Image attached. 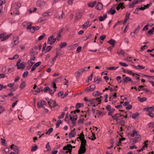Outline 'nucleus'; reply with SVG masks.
I'll return each mask as SVG.
<instances>
[{
  "label": "nucleus",
  "mask_w": 154,
  "mask_h": 154,
  "mask_svg": "<svg viewBox=\"0 0 154 154\" xmlns=\"http://www.w3.org/2000/svg\"><path fill=\"white\" fill-rule=\"evenodd\" d=\"M19 42V37L18 36H16L13 38V40L10 45L11 48L14 47L17 45Z\"/></svg>",
  "instance_id": "obj_1"
},
{
  "label": "nucleus",
  "mask_w": 154,
  "mask_h": 154,
  "mask_svg": "<svg viewBox=\"0 0 154 154\" xmlns=\"http://www.w3.org/2000/svg\"><path fill=\"white\" fill-rule=\"evenodd\" d=\"M37 5L38 6L43 8L46 7L47 5L45 2L41 0H38L37 2Z\"/></svg>",
  "instance_id": "obj_2"
},
{
  "label": "nucleus",
  "mask_w": 154,
  "mask_h": 154,
  "mask_svg": "<svg viewBox=\"0 0 154 154\" xmlns=\"http://www.w3.org/2000/svg\"><path fill=\"white\" fill-rule=\"evenodd\" d=\"M102 98V97L100 96L99 97L96 98L95 100L93 99L89 100V102H90L91 104H93L94 103H95L96 101H98L99 103L97 104V105L100 103Z\"/></svg>",
  "instance_id": "obj_3"
},
{
  "label": "nucleus",
  "mask_w": 154,
  "mask_h": 154,
  "mask_svg": "<svg viewBox=\"0 0 154 154\" xmlns=\"http://www.w3.org/2000/svg\"><path fill=\"white\" fill-rule=\"evenodd\" d=\"M123 116V115L116 113L112 116V118L114 120H116V121H118L123 119V118H121V116Z\"/></svg>",
  "instance_id": "obj_4"
},
{
  "label": "nucleus",
  "mask_w": 154,
  "mask_h": 154,
  "mask_svg": "<svg viewBox=\"0 0 154 154\" xmlns=\"http://www.w3.org/2000/svg\"><path fill=\"white\" fill-rule=\"evenodd\" d=\"M141 139V136L140 135H137L136 137L131 140V142L132 144H134L140 141Z\"/></svg>",
  "instance_id": "obj_5"
},
{
  "label": "nucleus",
  "mask_w": 154,
  "mask_h": 154,
  "mask_svg": "<svg viewBox=\"0 0 154 154\" xmlns=\"http://www.w3.org/2000/svg\"><path fill=\"white\" fill-rule=\"evenodd\" d=\"M46 105V103L45 100H42L40 102H38L37 103V106L38 107H42L43 108H45V107L43 106V105Z\"/></svg>",
  "instance_id": "obj_6"
},
{
  "label": "nucleus",
  "mask_w": 154,
  "mask_h": 154,
  "mask_svg": "<svg viewBox=\"0 0 154 154\" xmlns=\"http://www.w3.org/2000/svg\"><path fill=\"white\" fill-rule=\"evenodd\" d=\"M86 151V146H80L78 151L79 154H82L85 153Z\"/></svg>",
  "instance_id": "obj_7"
},
{
  "label": "nucleus",
  "mask_w": 154,
  "mask_h": 154,
  "mask_svg": "<svg viewBox=\"0 0 154 154\" xmlns=\"http://www.w3.org/2000/svg\"><path fill=\"white\" fill-rule=\"evenodd\" d=\"M54 36L53 35H51L50 36L48 39V42L50 41L51 40H52L50 43V44L52 45L56 41L57 38H54Z\"/></svg>",
  "instance_id": "obj_8"
},
{
  "label": "nucleus",
  "mask_w": 154,
  "mask_h": 154,
  "mask_svg": "<svg viewBox=\"0 0 154 154\" xmlns=\"http://www.w3.org/2000/svg\"><path fill=\"white\" fill-rule=\"evenodd\" d=\"M48 103L50 106L51 107H54L57 106L56 102L54 101L53 100L49 101Z\"/></svg>",
  "instance_id": "obj_9"
},
{
  "label": "nucleus",
  "mask_w": 154,
  "mask_h": 154,
  "mask_svg": "<svg viewBox=\"0 0 154 154\" xmlns=\"http://www.w3.org/2000/svg\"><path fill=\"white\" fill-rule=\"evenodd\" d=\"M10 148L13 149L16 153L18 154L19 153V150L18 147L14 144H12Z\"/></svg>",
  "instance_id": "obj_10"
},
{
  "label": "nucleus",
  "mask_w": 154,
  "mask_h": 154,
  "mask_svg": "<svg viewBox=\"0 0 154 154\" xmlns=\"http://www.w3.org/2000/svg\"><path fill=\"white\" fill-rule=\"evenodd\" d=\"M5 3V1L4 0H0V16H1L3 12L2 11L3 7L2 5Z\"/></svg>",
  "instance_id": "obj_11"
},
{
  "label": "nucleus",
  "mask_w": 154,
  "mask_h": 154,
  "mask_svg": "<svg viewBox=\"0 0 154 154\" xmlns=\"http://www.w3.org/2000/svg\"><path fill=\"white\" fill-rule=\"evenodd\" d=\"M21 4L20 2H17L12 4V6L15 9H19L21 6Z\"/></svg>",
  "instance_id": "obj_12"
},
{
  "label": "nucleus",
  "mask_w": 154,
  "mask_h": 154,
  "mask_svg": "<svg viewBox=\"0 0 154 154\" xmlns=\"http://www.w3.org/2000/svg\"><path fill=\"white\" fill-rule=\"evenodd\" d=\"M77 119V116L75 114L73 115L72 117L70 116V119L71 120L72 123L73 124H75V122L76 121Z\"/></svg>",
  "instance_id": "obj_13"
},
{
  "label": "nucleus",
  "mask_w": 154,
  "mask_h": 154,
  "mask_svg": "<svg viewBox=\"0 0 154 154\" xmlns=\"http://www.w3.org/2000/svg\"><path fill=\"white\" fill-rule=\"evenodd\" d=\"M16 65L17 66L18 69H23L25 67L26 64L24 63V64L23 63H20L18 64V63H17Z\"/></svg>",
  "instance_id": "obj_14"
},
{
  "label": "nucleus",
  "mask_w": 154,
  "mask_h": 154,
  "mask_svg": "<svg viewBox=\"0 0 154 154\" xmlns=\"http://www.w3.org/2000/svg\"><path fill=\"white\" fill-rule=\"evenodd\" d=\"M76 134V132L75 131V129L74 130H71L69 134V138H71L75 137Z\"/></svg>",
  "instance_id": "obj_15"
},
{
  "label": "nucleus",
  "mask_w": 154,
  "mask_h": 154,
  "mask_svg": "<svg viewBox=\"0 0 154 154\" xmlns=\"http://www.w3.org/2000/svg\"><path fill=\"white\" fill-rule=\"evenodd\" d=\"M103 5L102 3L99 2L96 5L95 8L97 10H100L103 8Z\"/></svg>",
  "instance_id": "obj_16"
},
{
  "label": "nucleus",
  "mask_w": 154,
  "mask_h": 154,
  "mask_svg": "<svg viewBox=\"0 0 154 154\" xmlns=\"http://www.w3.org/2000/svg\"><path fill=\"white\" fill-rule=\"evenodd\" d=\"M131 81H132V79L128 77H125L123 79V82L124 83H127Z\"/></svg>",
  "instance_id": "obj_17"
},
{
  "label": "nucleus",
  "mask_w": 154,
  "mask_h": 154,
  "mask_svg": "<svg viewBox=\"0 0 154 154\" xmlns=\"http://www.w3.org/2000/svg\"><path fill=\"white\" fill-rule=\"evenodd\" d=\"M130 15V13H126L125 17L123 23V24L124 25H125L126 24V22H127L128 20L129 19Z\"/></svg>",
  "instance_id": "obj_18"
},
{
  "label": "nucleus",
  "mask_w": 154,
  "mask_h": 154,
  "mask_svg": "<svg viewBox=\"0 0 154 154\" xmlns=\"http://www.w3.org/2000/svg\"><path fill=\"white\" fill-rule=\"evenodd\" d=\"M124 3H120L116 7V10H119L120 8H121L122 9L124 8Z\"/></svg>",
  "instance_id": "obj_19"
},
{
  "label": "nucleus",
  "mask_w": 154,
  "mask_h": 154,
  "mask_svg": "<svg viewBox=\"0 0 154 154\" xmlns=\"http://www.w3.org/2000/svg\"><path fill=\"white\" fill-rule=\"evenodd\" d=\"M39 29V28L38 26H33L32 27V28L31 29V32L32 33H33L35 31L38 30Z\"/></svg>",
  "instance_id": "obj_20"
},
{
  "label": "nucleus",
  "mask_w": 154,
  "mask_h": 154,
  "mask_svg": "<svg viewBox=\"0 0 154 154\" xmlns=\"http://www.w3.org/2000/svg\"><path fill=\"white\" fill-rule=\"evenodd\" d=\"M138 2V1H133L131 4L129 5V8H133L135 6V5Z\"/></svg>",
  "instance_id": "obj_21"
},
{
  "label": "nucleus",
  "mask_w": 154,
  "mask_h": 154,
  "mask_svg": "<svg viewBox=\"0 0 154 154\" xmlns=\"http://www.w3.org/2000/svg\"><path fill=\"white\" fill-rule=\"evenodd\" d=\"M107 42L109 43L110 44L112 45V47H114L115 46V41L112 39H110L109 41H108Z\"/></svg>",
  "instance_id": "obj_22"
},
{
  "label": "nucleus",
  "mask_w": 154,
  "mask_h": 154,
  "mask_svg": "<svg viewBox=\"0 0 154 154\" xmlns=\"http://www.w3.org/2000/svg\"><path fill=\"white\" fill-rule=\"evenodd\" d=\"M96 4V1H94L93 2H90L88 4V6L91 8L94 7Z\"/></svg>",
  "instance_id": "obj_23"
},
{
  "label": "nucleus",
  "mask_w": 154,
  "mask_h": 154,
  "mask_svg": "<svg viewBox=\"0 0 154 154\" xmlns=\"http://www.w3.org/2000/svg\"><path fill=\"white\" fill-rule=\"evenodd\" d=\"M102 94V93H100L99 91H94L92 93V95L94 96L97 97L99 96Z\"/></svg>",
  "instance_id": "obj_24"
},
{
  "label": "nucleus",
  "mask_w": 154,
  "mask_h": 154,
  "mask_svg": "<svg viewBox=\"0 0 154 154\" xmlns=\"http://www.w3.org/2000/svg\"><path fill=\"white\" fill-rule=\"evenodd\" d=\"M38 52L36 50H35L34 49H32L30 52V55L37 54L38 53Z\"/></svg>",
  "instance_id": "obj_25"
},
{
  "label": "nucleus",
  "mask_w": 154,
  "mask_h": 154,
  "mask_svg": "<svg viewBox=\"0 0 154 154\" xmlns=\"http://www.w3.org/2000/svg\"><path fill=\"white\" fill-rule=\"evenodd\" d=\"M52 15V14L50 11L46 12L42 14V16L44 17H48L51 16Z\"/></svg>",
  "instance_id": "obj_26"
},
{
  "label": "nucleus",
  "mask_w": 154,
  "mask_h": 154,
  "mask_svg": "<svg viewBox=\"0 0 154 154\" xmlns=\"http://www.w3.org/2000/svg\"><path fill=\"white\" fill-rule=\"evenodd\" d=\"M106 17V14H103V17L101 16L99 17V20L100 21H102L105 20Z\"/></svg>",
  "instance_id": "obj_27"
},
{
  "label": "nucleus",
  "mask_w": 154,
  "mask_h": 154,
  "mask_svg": "<svg viewBox=\"0 0 154 154\" xmlns=\"http://www.w3.org/2000/svg\"><path fill=\"white\" fill-rule=\"evenodd\" d=\"M116 11L115 9H113L112 8H110L109 11L108 12V14L113 15L115 13Z\"/></svg>",
  "instance_id": "obj_28"
},
{
  "label": "nucleus",
  "mask_w": 154,
  "mask_h": 154,
  "mask_svg": "<svg viewBox=\"0 0 154 154\" xmlns=\"http://www.w3.org/2000/svg\"><path fill=\"white\" fill-rule=\"evenodd\" d=\"M84 72L82 68L79 69L78 71L76 72L77 75L78 77L81 74H82Z\"/></svg>",
  "instance_id": "obj_29"
},
{
  "label": "nucleus",
  "mask_w": 154,
  "mask_h": 154,
  "mask_svg": "<svg viewBox=\"0 0 154 154\" xmlns=\"http://www.w3.org/2000/svg\"><path fill=\"white\" fill-rule=\"evenodd\" d=\"M148 142V140H146V141H145L144 142V143H145V144L144 145L143 147H142V148L140 149V150H138L137 151L138 152H141L142 151L143 149H144L145 148V147H147V144H146V142Z\"/></svg>",
  "instance_id": "obj_30"
},
{
  "label": "nucleus",
  "mask_w": 154,
  "mask_h": 154,
  "mask_svg": "<svg viewBox=\"0 0 154 154\" xmlns=\"http://www.w3.org/2000/svg\"><path fill=\"white\" fill-rule=\"evenodd\" d=\"M79 135V136L77 138V139H79L81 140L85 139V136L83 132H82L80 134V135Z\"/></svg>",
  "instance_id": "obj_31"
},
{
  "label": "nucleus",
  "mask_w": 154,
  "mask_h": 154,
  "mask_svg": "<svg viewBox=\"0 0 154 154\" xmlns=\"http://www.w3.org/2000/svg\"><path fill=\"white\" fill-rule=\"evenodd\" d=\"M146 109L148 112H151L152 111H154V106L146 108Z\"/></svg>",
  "instance_id": "obj_32"
},
{
  "label": "nucleus",
  "mask_w": 154,
  "mask_h": 154,
  "mask_svg": "<svg viewBox=\"0 0 154 154\" xmlns=\"http://www.w3.org/2000/svg\"><path fill=\"white\" fill-rule=\"evenodd\" d=\"M81 146H86V141L85 139L81 140Z\"/></svg>",
  "instance_id": "obj_33"
},
{
  "label": "nucleus",
  "mask_w": 154,
  "mask_h": 154,
  "mask_svg": "<svg viewBox=\"0 0 154 154\" xmlns=\"http://www.w3.org/2000/svg\"><path fill=\"white\" fill-rule=\"evenodd\" d=\"M139 114L138 112H136L134 114H133L132 116V118L133 119H136L139 116Z\"/></svg>",
  "instance_id": "obj_34"
},
{
  "label": "nucleus",
  "mask_w": 154,
  "mask_h": 154,
  "mask_svg": "<svg viewBox=\"0 0 154 154\" xmlns=\"http://www.w3.org/2000/svg\"><path fill=\"white\" fill-rule=\"evenodd\" d=\"M126 72L128 74H130L131 75H132L133 76L137 75L139 76V75L137 74H135L134 72H132L131 71H129L128 70H127L126 71Z\"/></svg>",
  "instance_id": "obj_35"
},
{
  "label": "nucleus",
  "mask_w": 154,
  "mask_h": 154,
  "mask_svg": "<svg viewBox=\"0 0 154 154\" xmlns=\"http://www.w3.org/2000/svg\"><path fill=\"white\" fill-rule=\"evenodd\" d=\"M12 35V34H10L5 36H4V37L1 39L2 41H3L5 40H6L7 38H9L10 36H11Z\"/></svg>",
  "instance_id": "obj_36"
},
{
  "label": "nucleus",
  "mask_w": 154,
  "mask_h": 154,
  "mask_svg": "<svg viewBox=\"0 0 154 154\" xmlns=\"http://www.w3.org/2000/svg\"><path fill=\"white\" fill-rule=\"evenodd\" d=\"M94 80L95 82H97V83H98L99 82L101 81V79L99 76L95 77L94 78Z\"/></svg>",
  "instance_id": "obj_37"
},
{
  "label": "nucleus",
  "mask_w": 154,
  "mask_h": 154,
  "mask_svg": "<svg viewBox=\"0 0 154 154\" xmlns=\"http://www.w3.org/2000/svg\"><path fill=\"white\" fill-rule=\"evenodd\" d=\"M137 99L141 102H143L146 100V98L144 97H143L142 98H140V97H137Z\"/></svg>",
  "instance_id": "obj_38"
},
{
  "label": "nucleus",
  "mask_w": 154,
  "mask_h": 154,
  "mask_svg": "<svg viewBox=\"0 0 154 154\" xmlns=\"http://www.w3.org/2000/svg\"><path fill=\"white\" fill-rule=\"evenodd\" d=\"M67 45V43L66 42H61L59 46L60 48H63L65 47Z\"/></svg>",
  "instance_id": "obj_39"
},
{
  "label": "nucleus",
  "mask_w": 154,
  "mask_h": 154,
  "mask_svg": "<svg viewBox=\"0 0 154 154\" xmlns=\"http://www.w3.org/2000/svg\"><path fill=\"white\" fill-rule=\"evenodd\" d=\"M82 16V13L80 12H78L76 14L75 17L77 19H79L81 18Z\"/></svg>",
  "instance_id": "obj_40"
},
{
  "label": "nucleus",
  "mask_w": 154,
  "mask_h": 154,
  "mask_svg": "<svg viewBox=\"0 0 154 154\" xmlns=\"http://www.w3.org/2000/svg\"><path fill=\"white\" fill-rule=\"evenodd\" d=\"M67 147H69L70 148H71L72 149V148H75V146H72L71 144H68L66 145V146H64L63 147V149H66V148H68Z\"/></svg>",
  "instance_id": "obj_41"
},
{
  "label": "nucleus",
  "mask_w": 154,
  "mask_h": 154,
  "mask_svg": "<svg viewBox=\"0 0 154 154\" xmlns=\"http://www.w3.org/2000/svg\"><path fill=\"white\" fill-rule=\"evenodd\" d=\"M26 82H22L20 84V87L21 89H23L25 87Z\"/></svg>",
  "instance_id": "obj_42"
},
{
  "label": "nucleus",
  "mask_w": 154,
  "mask_h": 154,
  "mask_svg": "<svg viewBox=\"0 0 154 154\" xmlns=\"http://www.w3.org/2000/svg\"><path fill=\"white\" fill-rule=\"evenodd\" d=\"M14 70V68H10L8 69L6 72V74H8L13 72Z\"/></svg>",
  "instance_id": "obj_43"
},
{
  "label": "nucleus",
  "mask_w": 154,
  "mask_h": 154,
  "mask_svg": "<svg viewBox=\"0 0 154 154\" xmlns=\"http://www.w3.org/2000/svg\"><path fill=\"white\" fill-rule=\"evenodd\" d=\"M89 21L88 20L86 22L84 23V24L82 26L85 29H87V26H88V25L89 24Z\"/></svg>",
  "instance_id": "obj_44"
},
{
  "label": "nucleus",
  "mask_w": 154,
  "mask_h": 154,
  "mask_svg": "<svg viewBox=\"0 0 154 154\" xmlns=\"http://www.w3.org/2000/svg\"><path fill=\"white\" fill-rule=\"evenodd\" d=\"M60 55V54L58 52H56V56L53 57L52 58V60L53 61H55L57 58L58 57V56Z\"/></svg>",
  "instance_id": "obj_45"
},
{
  "label": "nucleus",
  "mask_w": 154,
  "mask_h": 154,
  "mask_svg": "<svg viewBox=\"0 0 154 154\" xmlns=\"http://www.w3.org/2000/svg\"><path fill=\"white\" fill-rule=\"evenodd\" d=\"M62 123V122L60 120H58L57 121L56 124V128H58L59 127L60 125Z\"/></svg>",
  "instance_id": "obj_46"
},
{
  "label": "nucleus",
  "mask_w": 154,
  "mask_h": 154,
  "mask_svg": "<svg viewBox=\"0 0 154 154\" xmlns=\"http://www.w3.org/2000/svg\"><path fill=\"white\" fill-rule=\"evenodd\" d=\"M117 53L119 55H124L125 54V52L122 50H120L117 52Z\"/></svg>",
  "instance_id": "obj_47"
},
{
  "label": "nucleus",
  "mask_w": 154,
  "mask_h": 154,
  "mask_svg": "<svg viewBox=\"0 0 154 154\" xmlns=\"http://www.w3.org/2000/svg\"><path fill=\"white\" fill-rule=\"evenodd\" d=\"M53 128H50L47 131L46 134L48 135H49L51 134V133L53 131Z\"/></svg>",
  "instance_id": "obj_48"
},
{
  "label": "nucleus",
  "mask_w": 154,
  "mask_h": 154,
  "mask_svg": "<svg viewBox=\"0 0 154 154\" xmlns=\"http://www.w3.org/2000/svg\"><path fill=\"white\" fill-rule=\"evenodd\" d=\"M37 146L36 145L34 146H32L31 149V151L33 152L36 151L37 149Z\"/></svg>",
  "instance_id": "obj_49"
},
{
  "label": "nucleus",
  "mask_w": 154,
  "mask_h": 154,
  "mask_svg": "<svg viewBox=\"0 0 154 154\" xmlns=\"http://www.w3.org/2000/svg\"><path fill=\"white\" fill-rule=\"evenodd\" d=\"M137 134L138 132L134 130L133 131L132 133L131 134V137H134L135 134L137 135Z\"/></svg>",
  "instance_id": "obj_50"
},
{
  "label": "nucleus",
  "mask_w": 154,
  "mask_h": 154,
  "mask_svg": "<svg viewBox=\"0 0 154 154\" xmlns=\"http://www.w3.org/2000/svg\"><path fill=\"white\" fill-rule=\"evenodd\" d=\"M118 67H117L115 68L114 66H112L111 67H107L106 69H108L109 70H116L117 69Z\"/></svg>",
  "instance_id": "obj_51"
},
{
  "label": "nucleus",
  "mask_w": 154,
  "mask_h": 154,
  "mask_svg": "<svg viewBox=\"0 0 154 154\" xmlns=\"http://www.w3.org/2000/svg\"><path fill=\"white\" fill-rule=\"evenodd\" d=\"M95 88V86L94 84H92L89 87V88L91 91H93Z\"/></svg>",
  "instance_id": "obj_52"
},
{
  "label": "nucleus",
  "mask_w": 154,
  "mask_h": 154,
  "mask_svg": "<svg viewBox=\"0 0 154 154\" xmlns=\"http://www.w3.org/2000/svg\"><path fill=\"white\" fill-rule=\"evenodd\" d=\"M119 121V124L122 126H124L125 125V121L123 120V119H121Z\"/></svg>",
  "instance_id": "obj_53"
},
{
  "label": "nucleus",
  "mask_w": 154,
  "mask_h": 154,
  "mask_svg": "<svg viewBox=\"0 0 154 154\" xmlns=\"http://www.w3.org/2000/svg\"><path fill=\"white\" fill-rule=\"evenodd\" d=\"M83 103H77L76 104L75 107L76 108H79L80 107L83 106Z\"/></svg>",
  "instance_id": "obj_54"
},
{
  "label": "nucleus",
  "mask_w": 154,
  "mask_h": 154,
  "mask_svg": "<svg viewBox=\"0 0 154 154\" xmlns=\"http://www.w3.org/2000/svg\"><path fill=\"white\" fill-rule=\"evenodd\" d=\"M153 25V24H152V25H149V23L148 24V25H145L144 27L143 28V29H142V30L143 31H144V30H148V26H152Z\"/></svg>",
  "instance_id": "obj_55"
},
{
  "label": "nucleus",
  "mask_w": 154,
  "mask_h": 154,
  "mask_svg": "<svg viewBox=\"0 0 154 154\" xmlns=\"http://www.w3.org/2000/svg\"><path fill=\"white\" fill-rule=\"evenodd\" d=\"M148 127L150 128H152L154 127V122H150L148 124Z\"/></svg>",
  "instance_id": "obj_56"
},
{
  "label": "nucleus",
  "mask_w": 154,
  "mask_h": 154,
  "mask_svg": "<svg viewBox=\"0 0 154 154\" xmlns=\"http://www.w3.org/2000/svg\"><path fill=\"white\" fill-rule=\"evenodd\" d=\"M46 148L47 149V150L49 151L51 150V148L49 144V143H48L46 145Z\"/></svg>",
  "instance_id": "obj_57"
},
{
  "label": "nucleus",
  "mask_w": 154,
  "mask_h": 154,
  "mask_svg": "<svg viewBox=\"0 0 154 154\" xmlns=\"http://www.w3.org/2000/svg\"><path fill=\"white\" fill-rule=\"evenodd\" d=\"M68 148H66V149H63V150H68L70 154H71L72 149L71 148H70L69 147H67Z\"/></svg>",
  "instance_id": "obj_58"
},
{
  "label": "nucleus",
  "mask_w": 154,
  "mask_h": 154,
  "mask_svg": "<svg viewBox=\"0 0 154 154\" xmlns=\"http://www.w3.org/2000/svg\"><path fill=\"white\" fill-rule=\"evenodd\" d=\"M119 64L120 65L125 67H127L128 66V65L127 64L123 62H119Z\"/></svg>",
  "instance_id": "obj_59"
},
{
  "label": "nucleus",
  "mask_w": 154,
  "mask_h": 154,
  "mask_svg": "<svg viewBox=\"0 0 154 154\" xmlns=\"http://www.w3.org/2000/svg\"><path fill=\"white\" fill-rule=\"evenodd\" d=\"M65 113L64 112H62L61 115L58 117V118L59 119H61L63 118L65 115Z\"/></svg>",
  "instance_id": "obj_60"
},
{
  "label": "nucleus",
  "mask_w": 154,
  "mask_h": 154,
  "mask_svg": "<svg viewBox=\"0 0 154 154\" xmlns=\"http://www.w3.org/2000/svg\"><path fill=\"white\" fill-rule=\"evenodd\" d=\"M45 36V34L44 33H43L41 35H40L39 37L38 38V40L40 41L42 40Z\"/></svg>",
  "instance_id": "obj_61"
},
{
  "label": "nucleus",
  "mask_w": 154,
  "mask_h": 154,
  "mask_svg": "<svg viewBox=\"0 0 154 154\" xmlns=\"http://www.w3.org/2000/svg\"><path fill=\"white\" fill-rule=\"evenodd\" d=\"M27 64L31 66H32L34 64V62H32L30 60H29L27 62Z\"/></svg>",
  "instance_id": "obj_62"
},
{
  "label": "nucleus",
  "mask_w": 154,
  "mask_h": 154,
  "mask_svg": "<svg viewBox=\"0 0 154 154\" xmlns=\"http://www.w3.org/2000/svg\"><path fill=\"white\" fill-rule=\"evenodd\" d=\"M31 57L30 58V61H35V55H30Z\"/></svg>",
  "instance_id": "obj_63"
},
{
  "label": "nucleus",
  "mask_w": 154,
  "mask_h": 154,
  "mask_svg": "<svg viewBox=\"0 0 154 154\" xmlns=\"http://www.w3.org/2000/svg\"><path fill=\"white\" fill-rule=\"evenodd\" d=\"M28 74V72L27 71L25 72L23 74V78H25L26 77Z\"/></svg>",
  "instance_id": "obj_64"
}]
</instances>
